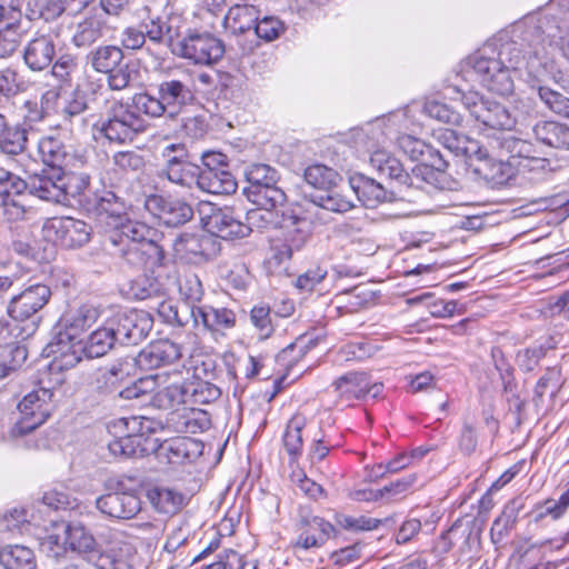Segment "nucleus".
<instances>
[{"mask_svg": "<svg viewBox=\"0 0 569 569\" xmlns=\"http://www.w3.org/2000/svg\"><path fill=\"white\" fill-rule=\"evenodd\" d=\"M469 170L493 186L507 183L513 176V163L496 159L487 148L479 144V152L467 161Z\"/></svg>", "mask_w": 569, "mask_h": 569, "instance_id": "15", "label": "nucleus"}, {"mask_svg": "<svg viewBox=\"0 0 569 569\" xmlns=\"http://www.w3.org/2000/svg\"><path fill=\"white\" fill-rule=\"evenodd\" d=\"M147 497L157 511L166 515H176L186 503L182 492L168 487H153Z\"/></svg>", "mask_w": 569, "mask_h": 569, "instance_id": "39", "label": "nucleus"}, {"mask_svg": "<svg viewBox=\"0 0 569 569\" xmlns=\"http://www.w3.org/2000/svg\"><path fill=\"white\" fill-rule=\"evenodd\" d=\"M29 129L26 127H9L1 137L0 150L4 154L12 157L18 167H23L21 160L26 158Z\"/></svg>", "mask_w": 569, "mask_h": 569, "instance_id": "43", "label": "nucleus"}, {"mask_svg": "<svg viewBox=\"0 0 569 569\" xmlns=\"http://www.w3.org/2000/svg\"><path fill=\"white\" fill-rule=\"evenodd\" d=\"M179 149L178 144H170L164 149V157L167 158L166 166L160 169L158 176L167 178L171 183L182 188H191L196 184L198 166L192 164L177 156H171Z\"/></svg>", "mask_w": 569, "mask_h": 569, "instance_id": "26", "label": "nucleus"}, {"mask_svg": "<svg viewBox=\"0 0 569 569\" xmlns=\"http://www.w3.org/2000/svg\"><path fill=\"white\" fill-rule=\"evenodd\" d=\"M196 186L212 194H231L237 190V181L229 170L198 168Z\"/></svg>", "mask_w": 569, "mask_h": 569, "instance_id": "31", "label": "nucleus"}, {"mask_svg": "<svg viewBox=\"0 0 569 569\" xmlns=\"http://www.w3.org/2000/svg\"><path fill=\"white\" fill-rule=\"evenodd\" d=\"M110 321L113 322L114 332L121 345L140 343L148 337L153 327L151 316L143 310H130L117 315Z\"/></svg>", "mask_w": 569, "mask_h": 569, "instance_id": "16", "label": "nucleus"}, {"mask_svg": "<svg viewBox=\"0 0 569 569\" xmlns=\"http://www.w3.org/2000/svg\"><path fill=\"white\" fill-rule=\"evenodd\" d=\"M398 147L405 154H407L413 161H421L423 163L427 156L432 158L430 164H427L431 171L432 169H437L438 171H445L448 167V162L443 159L442 154L439 151L432 149L422 140L417 139L412 136L406 134L399 137Z\"/></svg>", "mask_w": 569, "mask_h": 569, "instance_id": "30", "label": "nucleus"}, {"mask_svg": "<svg viewBox=\"0 0 569 569\" xmlns=\"http://www.w3.org/2000/svg\"><path fill=\"white\" fill-rule=\"evenodd\" d=\"M52 397L53 391L49 388H39L26 395L18 405L20 420L13 432L24 436L44 423L53 408Z\"/></svg>", "mask_w": 569, "mask_h": 569, "instance_id": "11", "label": "nucleus"}, {"mask_svg": "<svg viewBox=\"0 0 569 569\" xmlns=\"http://www.w3.org/2000/svg\"><path fill=\"white\" fill-rule=\"evenodd\" d=\"M130 106L138 114L143 113L150 118L168 117V111L159 94L152 96L149 92L136 93Z\"/></svg>", "mask_w": 569, "mask_h": 569, "instance_id": "56", "label": "nucleus"}, {"mask_svg": "<svg viewBox=\"0 0 569 569\" xmlns=\"http://www.w3.org/2000/svg\"><path fill=\"white\" fill-rule=\"evenodd\" d=\"M51 298V289L43 283L27 287L20 293L13 296L8 305V315L14 321L30 320V333L34 332L40 317L38 313L48 305Z\"/></svg>", "mask_w": 569, "mask_h": 569, "instance_id": "12", "label": "nucleus"}, {"mask_svg": "<svg viewBox=\"0 0 569 569\" xmlns=\"http://www.w3.org/2000/svg\"><path fill=\"white\" fill-rule=\"evenodd\" d=\"M224 51L223 42L212 33L188 29L187 32L181 30L173 56L194 64L211 66L223 57Z\"/></svg>", "mask_w": 569, "mask_h": 569, "instance_id": "6", "label": "nucleus"}, {"mask_svg": "<svg viewBox=\"0 0 569 569\" xmlns=\"http://www.w3.org/2000/svg\"><path fill=\"white\" fill-rule=\"evenodd\" d=\"M64 545L71 551L83 553L86 560L97 569H133V556L128 546L97 548L94 537L80 522H71L64 530Z\"/></svg>", "mask_w": 569, "mask_h": 569, "instance_id": "2", "label": "nucleus"}, {"mask_svg": "<svg viewBox=\"0 0 569 569\" xmlns=\"http://www.w3.org/2000/svg\"><path fill=\"white\" fill-rule=\"evenodd\" d=\"M157 94L161 97L168 118L176 119L186 108L197 102L194 72L178 69L157 84Z\"/></svg>", "mask_w": 569, "mask_h": 569, "instance_id": "5", "label": "nucleus"}, {"mask_svg": "<svg viewBox=\"0 0 569 569\" xmlns=\"http://www.w3.org/2000/svg\"><path fill=\"white\" fill-rule=\"evenodd\" d=\"M439 142L457 157H465L466 162L479 152V141L458 133L452 129H445L439 133Z\"/></svg>", "mask_w": 569, "mask_h": 569, "instance_id": "46", "label": "nucleus"}, {"mask_svg": "<svg viewBox=\"0 0 569 569\" xmlns=\"http://www.w3.org/2000/svg\"><path fill=\"white\" fill-rule=\"evenodd\" d=\"M319 342L318 337L311 335H302L296 339L295 342L282 349L279 357L288 361H298L303 358L307 352L316 347Z\"/></svg>", "mask_w": 569, "mask_h": 569, "instance_id": "62", "label": "nucleus"}, {"mask_svg": "<svg viewBox=\"0 0 569 569\" xmlns=\"http://www.w3.org/2000/svg\"><path fill=\"white\" fill-rule=\"evenodd\" d=\"M351 183L359 201L367 208H375L388 200V192L383 186L372 178L359 176Z\"/></svg>", "mask_w": 569, "mask_h": 569, "instance_id": "45", "label": "nucleus"}, {"mask_svg": "<svg viewBox=\"0 0 569 569\" xmlns=\"http://www.w3.org/2000/svg\"><path fill=\"white\" fill-rule=\"evenodd\" d=\"M248 186L243 188L247 199L267 210H276L287 201L283 189L279 186V171L268 163L253 162L243 169Z\"/></svg>", "mask_w": 569, "mask_h": 569, "instance_id": "4", "label": "nucleus"}, {"mask_svg": "<svg viewBox=\"0 0 569 569\" xmlns=\"http://www.w3.org/2000/svg\"><path fill=\"white\" fill-rule=\"evenodd\" d=\"M535 134L545 144L558 148H569V129L566 124L555 121H546L535 127Z\"/></svg>", "mask_w": 569, "mask_h": 569, "instance_id": "49", "label": "nucleus"}, {"mask_svg": "<svg viewBox=\"0 0 569 569\" xmlns=\"http://www.w3.org/2000/svg\"><path fill=\"white\" fill-rule=\"evenodd\" d=\"M143 207L160 223L171 228L183 226L193 217V209L188 202L172 197L161 194L146 196Z\"/></svg>", "mask_w": 569, "mask_h": 569, "instance_id": "13", "label": "nucleus"}, {"mask_svg": "<svg viewBox=\"0 0 569 569\" xmlns=\"http://www.w3.org/2000/svg\"><path fill=\"white\" fill-rule=\"evenodd\" d=\"M306 182L313 187L316 192H323L329 188H336L339 180H341L339 173L323 164H312L305 170Z\"/></svg>", "mask_w": 569, "mask_h": 569, "instance_id": "54", "label": "nucleus"}, {"mask_svg": "<svg viewBox=\"0 0 569 569\" xmlns=\"http://www.w3.org/2000/svg\"><path fill=\"white\" fill-rule=\"evenodd\" d=\"M37 149L41 161L50 167L49 170L62 169L68 153L60 139L52 136L41 137Z\"/></svg>", "mask_w": 569, "mask_h": 569, "instance_id": "48", "label": "nucleus"}, {"mask_svg": "<svg viewBox=\"0 0 569 569\" xmlns=\"http://www.w3.org/2000/svg\"><path fill=\"white\" fill-rule=\"evenodd\" d=\"M310 197L315 204L332 212L343 213L355 207L351 200L339 193L335 188L312 193Z\"/></svg>", "mask_w": 569, "mask_h": 569, "instance_id": "55", "label": "nucleus"}, {"mask_svg": "<svg viewBox=\"0 0 569 569\" xmlns=\"http://www.w3.org/2000/svg\"><path fill=\"white\" fill-rule=\"evenodd\" d=\"M100 89L96 82H86L77 84L76 88L57 107L58 116L68 123H72L86 110L89 109L93 96Z\"/></svg>", "mask_w": 569, "mask_h": 569, "instance_id": "23", "label": "nucleus"}, {"mask_svg": "<svg viewBox=\"0 0 569 569\" xmlns=\"http://www.w3.org/2000/svg\"><path fill=\"white\" fill-rule=\"evenodd\" d=\"M99 132L111 142L132 141L144 130V121L129 103L114 101L108 108L106 118L98 124Z\"/></svg>", "mask_w": 569, "mask_h": 569, "instance_id": "8", "label": "nucleus"}, {"mask_svg": "<svg viewBox=\"0 0 569 569\" xmlns=\"http://www.w3.org/2000/svg\"><path fill=\"white\" fill-rule=\"evenodd\" d=\"M168 425L180 433H198L209 429L211 421L203 410L182 408L170 413Z\"/></svg>", "mask_w": 569, "mask_h": 569, "instance_id": "32", "label": "nucleus"}, {"mask_svg": "<svg viewBox=\"0 0 569 569\" xmlns=\"http://www.w3.org/2000/svg\"><path fill=\"white\" fill-rule=\"evenodd\" d=\"M423 111L430 118H433L440 122L458 126L461 123V114L448 104L440 101H428L423 106Z\"/></svg>", "mask_w": 569, "mask_h": 569, "instance_id": "64", "label": "nucleus"}, {"mask_svg": "<svg viewBox=\"0 0 569 569\" xmlns=\"http://www.w3.org/2000/svg\"><path fill=\"white\" fill-rule=\"evenodd\" d=\"M496 57L505 64L511 76L528 68L527 57L523 54L521 47L515 41L496 44Z\"/></svg>", "mask_w": 569, "mask_h": 569, "instance_id": "52", "label": "nucleus"}, {"mask_svg": "<svg viewBox=\"0 0 569 569\" xmlns=\"http://www.w3.org/2000/svg\"><path fill=\"white\" fill-rule=\"evenodd\" d=\"M174 249L177 252L184 253L187 256L199 257L203 260H211L218 254L220 246L211 233H184L176 240Z\"/></svg>", "mask_w": 569, "mask_h": 569, "instance_id": "27", "label": "nucleus"}, {"mask_svg": "<svg viewBox=\"0 0 569 569\" xmlns=\"http://www.w3.org/2000/svg\"><path fill=\"white\" fill-rule=\"evenodd\" d=\"M27 349L23 346L4 349L0 353V379L8 377L27 360Z\"/></svg>", "mask_w": 569, "mask_h": 569, "instance_id": "61", "label": "nucleus"}, {"mask_svg": "<svg viewBox=\"0 0 569 569\" xmlns=\"http://www.w3.org/2000/svg\"><path fill=\"white\" fill-rule=\"evenodd\" d=\"M132 204L114 191H103L96 200V211L100 218L112 219L116 224L126 219Z\"/></svg>", "mask_w": 569, "mask_h": 569, "instance_id": "38", "label": "nucleus"}, {"mask_svg": "<svg viewBox=\"0 0 569 569\" xmlns=\"http://www.w3.org/2000/svg\"><path fill=\"white\" fill-rule=\"evenodd\" d=\"M110 244L112 254L123 259L131 267H141L150 257H157L159 260L162 258V249L158 244L157 250L137 242L126 243L122 241Z\"/></svg>", "mask_w": 569, "mask_h": 569, "instance_id": "41", "label": "nucleus"}, {"mask_svg": "<svg viewBox=\"0 0 569 569\" xmlns=\"http://www.w3.org/2000/svg\"><path fill=\"white\" fill-rule=\"evenodd\" d=\"M301 525L305 529L292 543V548L296 552L322 547L336 531L335 527L329 521L317 516L311 518L303 517Z\"/></svg>", "mask_w": 569, "mask_h": 569, "instance_id": "25", "label": "nucleus"}, {"mask_svg": "<svg viewBox=\"0 0 569 569\" xmlns=\"http://www.w3.org/2000/svg\"><path fill=\"white\" fill-rule=\"evenodd\" d=\"M254 34L266 41L271 42L278 39L284 31L286 24L276 16H259L254 24Z\"/></svg>", "mask_w": 569, "mask_h": 569, "instance_id": "59", "label": "nucleus"}, {"mask_svg": "<svg viewBox=\"0 0 569 569\" xmlns=\"http://www.w3.org/2000/svg\"><path fill=\"white\" fill-rule=\"evenodd\" d=\"M124 59L122 48L113 44L99 46L87 56V62L99 73H108L119 67Z\"/></svg>", "mask_w": 569, "mask_h": 569, "instance_id": "42", "label": "nucleus"}, {"mask_svg": "<svg viewBox=\"0 0 569 569\" xmlns=\"http://www.w3.org/2000/svg\"><path fill=\"white\" fill-rule=\"evenodd\" d=\"M90 187V177L84 172H64L63 169L42 170L26 181L18 174L6 171L0 177V220L18 222L26 218L27 207L21 201L23 193L53 203H67L82 196Z\"/></svg>", "mask_w": 569, "mask_h": 569, "instance_id": "1", "label": "nucleus"}, {"mask_svg": "<svg viewBox=\"0 0 569 569\" xmlns=\"http://www.w3.org/2000/svg\"><path fill=\"white\" fill-rule=\"evenodd\" d=\"M259 16L260 9L258 7L249 3H236L228 9L222 24L232 34H244L254 30Z\"/></svg>", "mask_w": 569, "mask_h": 569, "instance_id": "29", "label": "nucleus"}, {"mask_svg": "<svg viewBox=\"0 0 569 569\" xmlns=\"http://www.w3.org/2000/svg\"><path fill=\"white\" fill-rule=\"evenodd\" d=\"M393 521V517H387L385 519H377L367 516L352 517L348 515H339L337 517V523L349 531H371L379 528L381 525H387Z\"/></svg>", "mask_w": 569, "mask_h": 569, "instance_id": "58", "label": "nucleus"}, {"mask_svg": "<svg viewBox=\"0 0 569 569\" xmlns=\"http://www.w3.org/2000/svg\"><path fill=\"white\" fill-rule=\"evenodd\" d=\"M369 161L380 177L407 188H420L422 182L433 176V171L426 163L416 164L411 173L407 172L400 160L385 149L372 152Z\"/></svg>", "mask_w": 569, "mask_h": 569, "instance_id": "10", "label": "nucleus"}, {"mask_svg": "<svg viewBox=\"0 0 569 569\" xmlns=\"http://www.w3.org/2000/svg\"><path fill=\"white\" fill-rule=\"evenodd\" d=\"M306 227L305 219L295 217L291 224L284 228L282 238L296 252L300 251L309 239V231Z\"/></svg>", "mask_w": 569, "mask_h": 569, "instance_id": "63", "label": "nucleus"}, {"mask_svg": "<svg viewBox=\"0 0 569 569\" xmlns=\"http://www.w3.org/2000/svg\"><path fill=\"white\" fill-rule=\"evenodd\" d=\"M569 508V489L565 490L558 499H547L533 510L535 520L539 521L546 517L558 520Z\"/></svg>", "mask_w": 569, "mask_h": 569, "instance_id": "57", "label": "nucleus"}, {"mask_svg": "<svg viewBox=\"0 0 569 569\" xmlns=\"http://www.w3.org/2000/svg\"><path fill=\"white\" fill-rule=\"evenodd\" d=\"M143 417L119 418L108 425L109 432L114 439L108 443V450L114 458H134L143 456L144 432Z\"/></svg>", "mask_w": 569, "mask_h": 569, "instance_id": "7", "label": "nucleus"}, {"mask_svg": "<svg viewBox=\"0 0 569 569\" xmlns=\"http://www.w3.org/2000/svg\"><path fill=\"white\" fill-rule=\"evenodd\" d=\"M221 396V390L216 385L197 379L190 381V402L193 405H207L216 401Z\"/></svg>", "mask_w": 569, "mask_h": 569, "instance_id": "60", "label": "nucleus"}, {"mask_svg": "<svg viewBox=\"0 0 569 569\" xmlns=\"http://www.w3.org/2000/svg\"><path fill=\"white\" fill-rule=\"evenodd\" d=\"M58 98L59 91L50 89L42 94L40 104L34 100H26L21 108L23 119L21 127H29V129H31L32 123L42 121L47 114L46 109Z\"/></svg>", "mask_w": 569, "mask_h": 569, "instance_id": "53", "label": "nucleus"}, {"mask_svg": "<svg viewBox=\"0 0 569 569\" xmlns=\"http://www.w3.org/2000/svg\"><path fill=\"white\" fill-rule=\"evenodd\" d=\"M369 376L366 372H348L339 377L333 382V387L338 397L350 403L355 400L366 399V388H368Z\"/></svg>", "mask_w": 569, "mask_h": 569, "instance_id": "36", "label": "nucleus"}, {"mask_svg": "<svg viewBox=\"0 0 569 569\" xmlns=\"http://www.w3.org/2000/svg\"><path fill=\"white\" fill-rule=\"evenodd\" d=\"M182 358L181 345L160 339L152 341L143 348L136 359L137 365L143 370H152L164 366L174 365Z\"/></svg>", "mask_w": 569, "mask_h": 569, "instance_id": "20", "label": "nucleus"}, {"mask_svg": "<svg viewBox=\"0 0 569 569\" xmlns=\"http://www.w3.org/2000/svg\"><path fill=\"white\" fill-rule=\"evenodd\" d=\"M462 78L476 79L489 91L508 96L513 91V76L496 57V42L486 43L462 63Z\"/></svg>", "mask_w": 569, "mask_h": 569, "instance_id": "3", "label": "nucleus"}, {"mask_svg": "<svg viewBox=\"0 0 569 569\" xmlns=\"http://www.w3.org/2000/svg\"><path fill=\"white\" fill-rule=\"evenodd\" d=\"M152 229L146 223L131 220H122L116 224L114 231L109 236V242H137L157 250V243L151 239Z\"/></svg>", "mask_w": 569, "mask_h": 569, "instance_id": "33", "label": "nucleus"}, {"mask_svg": "<svg viewBox=\"0 0 569 569\" xmlns=\"http://www.w3.org/2000/svg\"><path fill=\"white\" fill-rule=\"evenodd\" d=\"M497 148L500 150L499 156L508 154L511 160L516 163L517 161H526L528 158H532L533 153H539L535 144L521 138H517L512 134H501L495 140Z\"/></svg>", "mask_w": 569, "mask_h": 569, "instance_id": "47", "label": "nucleus"}, {"mask_svg": "<svg viewBox=\"0 0 569 569\" xmlns=\"http://www.w3.org/2000/svg\"><path fill=\"white\" fill-rule=\"evenodd\" d=\"M204 445L190 437H174L162 441L156 455L160 461L170 465H184L196 461L203 453Z\"/></svg>", "mask_w": 569, "mask_h": 569, "instance_id": "18", "label": "nucleus"}, {"mask_svg": "<svg viewBox=\"0 0 569 569\" xmlns=\"http://www.w3.org/2000/svg\"><path fill=\"white\" fill-rule=\"evenodd\" d=\"M40 550L46 555L50 569H84L78 559L72 557L57 535H49L40 542Z\"/></svg>", "mask_w": 569, "mask_h": 569, "instance_id": "35", "label": "nucleus"}, {"mask_svg": "<svg viewBox=\"0 0 569 569\" xmlns=\"http://www.w3.org/2000/svg\"><path fill=\"white\" fill-rule=\"evenodd\" d=\"M306 427V418L295 415L287 423L283 433V447L290 457V462H296L302 452V429Z\"/></svg>", "mask_w": 569, "mask_h": 569, "instance_id": "51", "label": "nucleus"}, {"mask_svg": "<svg viewBox=\"0 0 569 569\" xmlns=\"http://www.w3.org/2000/svg\"><path fill=\"white\" fill-rule=\"evenodd\" d=\"M453 90L470 114L483 126L497 130H510L515 126V118L502 103L485 98L477 91H465L459 87Z\"/></svg>", "mask_w": 569, "mask_h": 569, "instance_id": "9", "label": "nucleus"}, {"mask_svg": "<svg viewBox=\"0 0 569 569\" xmlns=\"http://www.w3.org/2000/svg\"><path fill=\"white\" fill-rule=\"evenodd\" d=\"M104 28L101 17L89 16L77 23L71 41L77 48H89L103 37Z\"/></svg>", "mask_w": 569, "mask_h": 569, "instance_id": "40", "label": "nucleus"}, {"mask_svg": "<svg viewBox=\"0 0 569 569\" xmlns=\"http://www.w3.org/2000/svg\"><path fill=\"white\" fill-rule=\"evenodd\" d=\"M461 541L460 550L465 552L471 548V543L477 541V535L471 526H463L455 522L445 533L440 536L436 548L441 553H447L451 548Z\"/></svg>", "mask_w": 569, "mask_h": 569, "instance_id": "44", "label": "nucleus"}, {"mask_svg": "<svg viewBox=\"0 0 569 569\" xmlns=\"http://www.w3.org/2000/svg\"><path fill=\"white\" fill-rule=\"evenodd\" d=\"M0 563L4 569H34L33 551L24 546H7L0 551Z\"/></svg>", "mask_w": 569, "mask_h": 569, "instance_id": "50", "label": "nucleus"}, {"mask_svg": "<svg viewBox=\"0 0 569 569\" xmlns=\"http://www.w3.org/2000/svg\"><path fill=\"white\" fill-rule=\"evenodd\" d=\"M207 230L218 238L236 240L248 237L252 229L238 219L230 209H214L204 220Z\"/></svg>", "mask_w": 569, "mask_h": 569, "instance_id": "22", "label": "nucleus"}, {"mask_svg": "<svg viewBox=\"0 0 569 569\" xmlns=\"http://www.w3.org/2000/svg\"><path fill=\"white\" fill-rule=\"evenodd\" d=\"M132 367L131 361L119 360L98 370L93 381V390L103 397H119V391L130 377Z\"/></svg>", "mask_w": 569, "mask_h": 569, "instance_id": "24", "label": "nucleus"}, {"mask_svg": "<svg viewBox=\"0 0 569 569\" xmlns=\"http://www.w3.org/2000/svg\"><path fill=\"white\" fill-rule=\"evenodd\" d=\"M80 11L74 0H29L26 16L29 20L43 19L51 21L63 12L71 14Z\"/></svg>", "mask_w": 569, "mask_h": 569, "instance_id": "34", "label": "nucleus"}, {"mask_svg": "<svg viewBox=\"0 0 569 569\" xmlns=\"http://www.w3.org/2000/svg\"><path fill=\"white\" fill-rule=\"evenodd\" d=\"M97 508L106 516L119 520L134 518L141 511V500L133 491H117L99 497Z\"/></svg>", "mask_w": 569, "mask_h": 569, "instance_id": "21", "label": "nucleus"}, {"mask_svg": "<svg viewBox=\"0 0 569 569\" xmlns=\"http://www.w3.org/2000/svg\"><path fill=\"white\" fill-rule=\"evenodd\" d=\"M141 26L146 43L166 47L173 54L176 44L181 38L182 26L178 19L154 16L148 20H142Z\"/></svg>", "mask_w": 569, "mask_h": 569, "instance_id": "19", "label": "nucleus"}, {"mask_svg": "<svg viewBox=\"0 0 569 569\" xmlns=\"http://www.w3.org/2000/svg\"><path fill=\"white\" fill-rule=\"evenodd\" d=\"M119 342L113 322L108 320L103 326L91 332L83 346L88 358H99L108 353Z\"/></svg>", "mask_w": 569, "mask_h": 569, "instance_id": "37", "label": "nucleus"}, {"mask_svg": "<svg viewBox=\"0 0 569 569\" xmlns=\"http://www.w3.org/2000/svg\"><path fill=\"white\" fill-rule=\"evenodd\" d=\"M48 237L66 248L82 247L89 242L92 229L79 219L72 217H54L44 223Z\"/></svg>", "mask_w": 569, "mask_h": 569, "instance_id": "14", "label": "nucleus"}, {"mask_svg": "<svg viewBox=\"0 0 569 569\" xmlns=\"http://www.w3.org/2000/svg\"><path fill=\"white\" fill-rule=\"evenodd\" d=\"M56 56V43L51 36L41 34L28 42L23 51L26 64L33 71L48 68Z\"/></svg>", "mask_w": 569, "mask_h": 569, "instance_id": "28", "label": "nucleus"}, {"mask_svg": "<svg viewBox=\"0 0 569 569\" xmlns=\"http://www.w3.org/2000/svg\"><path fill=\"white\" fill-rule=\"evenodd\" d=\"M99 316V309L92 305H82L66 311L60 319V326L63 331L59 332L58 348L53 350V352H63L64 340L71 342L79 338L87 329L96 323Z\"/></svg>", "mask_w": 569, "mask_h": 569, "instance_id": "17", "label": "nucleus"}]
</instances>
